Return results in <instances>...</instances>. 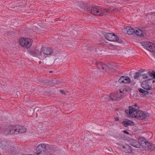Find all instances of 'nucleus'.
<instances>
[{
	"mask_svg": "<svg viewBox=\"0 0 155 155\" xmlns=\"http://www.w3.org/2000/svg\"><path fill=\"white\" fill-rule=\"evenodd\" d=\"M114 10V9H112L111 8L104 9L101 7L94 6L91 8V13L94 15L102 16L105 15L106 13H110Z\"/></svg>",
	"mask_w": 155,
	"mask_h": 155,
	"instance_id": "1",
	"label": "nucleus"
},
{
	"mask_svg": "<svg viewBox=\"0 0 155 155\" xmlns=\"http://www.w3.org/2000/svg\"><path fill=\"white\" fill-rule=\"evenodd\" d=\"M126 90L124 87L121 88L119 91L111 94L109 96V98L112 100H116L121 98L125 93L124 91H126Z\"/></svg>",
	"mask_w": 155,
	"mask_h": 155,
	"instance_id": "2",
	"label": "nucleus"
},
{
	"mask_svg": "<svg viewBox=\"0 0 155 155\" xmlns=\"http://www.w3.org/2000/svg\"><path fill=\"white\" fill-rule=\"evenodd\" d=\"M104 36L106 39L109 41L121 43L120 40L119 39L118 36L114 34L108 33L106 34Z\"/></svg>",
	"mask_w": 155,
	"mask_h": 155,
	"instance_id": "3",
	"label": "nucleus"
},
{
	"mask_svg": "<svg viewBox=\"0 0 155 155\" xmlns=\"http://www.w3.org/2000/svg\"><path fill=\"white\" fill-rule=\"evenodd\" d=\"M32 43V40L29 38L24 39L23 38H21L20 39L19 41V43L21 45L26 48H29L31 46Z\"/></svg>",
	"mask_w": 155,
	"mask_h": 155,
	"instance_id": "4",
	"label": "nucleus"
},
{
	"mask_svg": "<svg viewBox=\"0 0 155 155\" xmlns=\"http://www.w3.org/2000/svg\"><path fill=\"white\" fill-rule=\"evenodd\" d=\"M42 51L44 57L45 55L57 54L58 52V50L53 49L50 47H44L42 48Z\"/></svg>",
	"mask_w": 155,
	"mask_h": 155,
	"instance_id": "5",
	"label": "nucleus"
},
{
	"mask_svg": "<svg viewBox=\"0 0 155 155\" xmlns=\"http://www.w3.org/2000/svg\"><path fill=\"white\" fill-rule=\"evenodd\" d=\"M139 107L135 104L129 107V115L132 117H135L139 110Z\"/></svg>",
	"mask_w": 155,
	"mask_h": 155,
	"instance_id": "6",
	"label": "nucleus"
},
{
	"mask_svg": "<svg viewBox=\"0 0 155 155\" xmlns=\"http://www.w3.org/2000/svg\"><path fill=\"white\" fill-rule=\"evenodd\" d=\"M142 46L147 50L151 52H155V44L150 42H143Z\"/></svg>",
	"mask_w": 155,
	"mask_h": 155,
	"instance_id": "7",
	"label": "nucleus"
},
{
	"mask_svg": "<svg viewBox=\"0 0 155 155\" xmlns=\"http://www.w3.org/2000/svg\"><path fill=\"white\" fill-rule=\"evenodd\" d=\"M141 87L147 90H151L153 89L152 85V84L151 79L143 81L141 84Z\"/></svg>",
	"mask_w": 155,
	"mask_h": 155,
	"instance_id": "8",
	"label": "nucleus"
},
{
	"mask_svg": "<svg viewBox=\"0 0 155 155\" xmlns=\"http://www.w3.org/2000/svg\"><path fill=\"white\" fill-rule=\"evenodd\" d=\"M30 52L32 55L41 60L43 59L45 57L42 51V48L40 49L36 48L33 51H31Z\"/></svg>",
	"mask_w": 155,
	"mask_h": 155,
	"instance_id": "9",
	"label": "nucleus"
},
{
	"mask_svg": "<svg viewBox=\"0 0 155 155\" xmlns=\"http://www.w3.org/2000/svg\"><path fill=\"white\" fill-rule=\"evenodd\" d=\"M135 118L140 120H143L150 116V114L144 111L139 110L137 111Z\"/></svg>",
	"mask_w": 155,
	"mask_h": 155,
	"instance_id": "10",
	"label": "nucleus"
},
{
	"mask_svg": "<svg viewBox=\"0 0 155 155\" xmlns=\"http://www.w3.org/2000/svg\"><path fill=\"white\" fill-rule=\"evenodd\" d=\"M14 131H13L15 133V134H21L24 133L26 131L25 128L20 125H17L14 126Z\"/></svg>",
	"mask_w": 155,
	"mask_h": 155,
	"instance_id": "11",
	"label": "nucleus"
},
{
	"mask_svg": "<svg viewBox=\"0 0 155 155\" xmlns=\"http://www.w3.org/2000/svg\"><path fill=\"white\" fill-rule=\"evenodd\" d=\"M46 150V147L45 145L44 144H39L36 149L37 154V155L40 154L42 152H45Z\"/></svg>",
	"mask_w": 155,
	"mask_h": 155,
	"instance_id": "12",
	"label": "nucleus"
},
{
	"mask_svg": "<svg viewBox=\"0 0 155 155\" xmlns=\"http://www.w3.org/2000/svg\"><path fill=\"white\" fill-rule=\"evenodd\" d=\"M138 143L139 144H140L144 149L146 147H147V145L149 144V142L144 138L142 137H140L138 139Z\"/></svg>",
	"mask_w": 155,
	"mask_h": 155,
	"instance_id": "13",
	"label": "nucleus"
},
{
	"mask_svg": "<svg viewBox=\"0 0 155 155\" xmlns=\"http://www.w3.org/2000/svg\"><path fill=\"white\" fill-rule=\"evenodd\" d=\"M97 66L98 68L101 71L104 70L107 71L110 68L107 65L100 62L97 63Z\"/></svg>",
	"mask_w": 155,
	"mask_h": 155,
	"instance_id": "14",
	"label": "nucleus"
},
{
	"mask_svg": "<svg viewBox=\"0 0 155 155\" xmlns=\"http://www.w3.org/2000/svg\"><path fill=\"white\" fill-rule=\"evenodd\" d=\"M14 126H10L8 128H5L4 130V132L6 135L9 134H15L13 131H14Z\"/></svg>",
	"mask_w": 155,
	"mask_h": 155,
	"instance_id": "15",
	"label": "nucleus"
},
{
	"mask_svg": "<svg viewBox=\"0 0 155 155\" xmlns=\"http://www.w3.org/2000/svg\"><path fill=\"white\" fill-rule=\"evenodd\" d=\"M122 149L124 151L127 153H131L132 151V148L128 144L122 145Z\"/></svg>",
	"mask_w": 155,
	"mask_h": 155,
	"instance_id": "16",
	"label": "nucleus"
},
{
	"mask_svg": "<svg viewBox=\"0 0 155 155\" xmlns=\"http://www.w3.org/2000/svg\"><path fill=\"white\" fill-rule=\"evenodd\" d=\"M130 142L131 145L135 147L138 148L140 146V145L139 144V143H138V142H137L136 140H130Z\"/></svg>",
	"mask_w": 155,
	"mask_h": 155,
	"instance_id": "17",
	"label": "nucleus"
},
{
	"mask_svg": "<svg viewBox=\"0 0 155 155\" xmlns=\"http://www.w3.org/2000/svg\"><path fill=\"white\" fill-rule=\"evenodd\" d=\"M134 34L138 36L143 37L144 36V33L141 29H138L135 30Z\"/></svg>",
	"mask_w": 155,
	"mask_h": 155,
	"instance_id": "18",
	"label": "nucleus"
},
{
	"mask_svg": "<svg viewBox=\"0 0 155 155\" xmlns=\"http://www.w3.org/2000/svg\"><path fill=\"white\" fill-rule=\"evenodd\" d=\"M122 124L124 127H127L128 126H132L134 125V122L130 120H127L126 121H123Z\"/></svg>",
	"mask_w": 155,
	"mask_h": 155,
	"instance_id": "19",
	"label": "nucleus"
},
{
	"mask_svg": "<svg viewBox=\"0 0 155 155\" xmlns=\"http://www.w3.org/2000/svg\"><path fill=\"white\" fill-rule=\"evenodd\" d=\"M127 33L129 35H133L134 34V32L135 31V30L133 29L131 27H127L126 28Z\"/></svg>",
	"mask_w": 155,
	"mask_h": 155,
	"instance_id": "20",
	"label": "nucleus"
},
{
	"mask_svg": "<svg viewBox=\"0 0 155 155\" xmlns=\"http://www.w3.org/2000/svg\"><path fill=\"white\" fill-rule=\"evenodd\" d=\"M39 83L40 84L44 85L46 84H48L49 85L50 81L47 79H40L38 80Z\"/></svg>",
	"mask_w": 155,
	"mask_h": 155,
	"instance_id": "21",
	"label": "nucleus"
},
{
	"mask_svg": "<svg viewBox=\"0 0 155 155\" xmlns=\"http://www.w3.org/2000/svg\"><path fill=\"white\" fill-rule=\"evenodd\" d=\"M147 147H146L144 149L145 150L152 151L155 150V146L152 144H150L149 143V144H147Z\"/></svg>",
	"mask_w": 155,
	"mask_h": 155,
	"instance_id": "22",
	"label": "nucleus"
},
{
	"mask_svg": "<svg viewBox=\"0 0 155 155\" xmlns=\"http://www.w3.org/2000/svg\"><path fill=\"white\" fill-rule=\"evenodd\" d=\"M61 81L60 80L54 79L51 81H50L49 85L51 84H58L61 83Z\"/></svg>",
	"mask_w": 155,
	"mask_h": 155,
	"instance_id": "23",
	"label": "nucleus"
},
{
	"mask_svg": "<svg viewBox=\"0 0 155 155\" xmlns=\"http://www.w3.org/2000/svg\"><path fill=\"white\" fill-rule=\"evenodd\" d=\"M139 91L140 93L143 94L145 95L148 94L149 93V92L141 88L139 89Z\"/></svg>",
	"mask_w": 155,
	"mask_h": 155,
	"instance_id": "24",
	"label": "nucleus"
},
{
	"mask_svg": "<svg viewBox=\"0 0 155 155\" xmlns=\"http://www.w3.org/2000/svg\"><path fill=\"white\" fill-rule=\"evenodd\" d=\"M16 148L14 147H10V148L9 149V151L11 152V154L14 155L15 153H16Z\"/></svg>",
	"mask_w": 155,
	"mask_h": 155,
	"instance_id": "25",
	"label": "nucleus"
},
{
	"mask_svg": "<svg viewBox=\"0 0 155 155\" xmlns=\"http://www.w3.org/2000/svg\"><path fill=\"white\" fill-rule=\"evenodd\" d=\"M89 50L94 54H95V52H99V50L98 49H96L95 48H90Z\"/></svg>",
	"mask_w": 155,
	"mask_h": 155,
	"instance_id": "26",
	"label": "nucleus"
},
{
	"mask_svg": "<svg viewBox=\"0 0 155 155\" xmlns=\"http://www.w3.org/2000/svg\"><path fill=\"white\" fill-rule=\"evenodd\" d=\"M125 78H124V83L128 84L130 82V79L128 77H125Z\"/></svg>",
	"mask_w": 155,
	"mask_h": 155,
	"instance_id": "27",
	"label": "nucleus"
},
{
	"mask_svg": "<svg viewBox=\"0 0 155 155\" xmlns=\"http://www.w3.org/2000/svg\"><path fill=\"white\" fill-rule=\"evenodd\" d=\"M134 74V78L135 79H137L140 75V73L139 72H136Z\"/></svg>",
	"mask_w": 155,
	"mask_h": 155,
	"instance_id": "28",
	"label": "nucleus"
},
{
	"mask_svg": "<svg viewBox=\"0 0 155 155\" xmlns=\"http://www.w3.org/2000/svg\"><path fill=\"white\" fill-rule=\"evenodd\" d=\"M124 78H125V77L123 76L121 77V78L119 79L118 81L120 83H123L124 82Z\"/></svg>",
	"mask_w": 155,
	"mask_h": 155,
	"instance_id": "29",
	"label": "nucleus"
},
{
	"mask_svg": "<svg viewBox=\"0 0 155 155\" xmlns=\"http://www.w3.org/2000/svg\"><path fill=\"white\" fill-rule=\"evenodd\" d=\"M148 76L147 74H144L143 75V79H147L148 78Z\"/></svg>",
	"mask_w": 155,
	"mask_h": 155,
	"instance_id": "30",
	"label": "nucleus"
},
{
	"mask_svg": "<svg viewBox=\"0 0 155 155\" xmlns=\"http://www.w3.org/2000/svg\"><path fill=\"white\" fill-rule=\"evenodd\" d=\"M152 80V83L153 84L152 85V87L153 86V88H155V80H153L151 79Z\"/></svg>",
	"mask_w": 155,
	"mask_h": 155,
	"instance_id": "31",
	"label": "nucleus"
},
{
	"mask_svg": "<svg viewBox=\"0 0 155 155\" xmlns=\"http://www.w3.org/2000/svg\"><path fill=\"white\" fill-rule=\"evenodd\" d=\"M111 65L112 66V67H110V68H113V67H115L117 66V64L115 63H112V64H111Z\"/></svg>",
	"mask_w": 155,
	"mask_h": 155,
	"instance_id": "32",
	"label": "nucleus"
},
{
	"mask_svg": "<svg viewBox=\"0 0 155 155\" xmlns=\"http://www.w3.org/2000/svg\"><path fill=\"white\" fill-rule=\"evenodd\" d=\"M150 75L152 76H153V78H155V72L151 73H150Z\"/></svg>",
	"mask_w": 155,
	"mask_h": 155,
	"instance_id": "33",
	"label": "nucleus"
},
{
	"mask_svg": "<svg viewBox=\"0 0 155 155\" xmlns=\"http://www.w3.org/2000/svg\"><path fill=\"white\" fill-rule=\"evenodd\" d=\"M60 93L61 94H64V91L63 90H60Z\"/></svg>",
	"mask_w": 155,
	"mask_h": 155,
	"instance_id": "34",
	"label": "nucleus"
},
{
	"mask_svg": "<svg viewBox=\"0 0 155 155\" xmlns=\"http://www.w3.org/2000/svg\"><path fill=\"white\" fill-rule=\"evenodd\" d=\"M23 3L22 2H21L20 3H19L18 4V5L19 6H21L22 5V4Z\"/></svg>",
	"mask_w": 155,
	"mask_h": 155,
	"instance_id": "35",
	"label": "nucleus"
},
{
	"mask_svg": "<svg viewBox=\"0 0 155 155\" xmlns=\"http://www.w3.org/2000/svg\"><path fill=\"white\" fill-rule=\"evenodd\" d=\"M115 121H118L119 120V118L117 117L115 118Z\"/></svg>",
	"mask_w": 155,
	"mask_h": 155,
	"instance_id": "36",
	"label": "nucleus"
},
{
	"mask_svg": "<svg viewBox=\"0 0 155 155\" xmlns=\"http://www.w3.org/2000/svg\"><path fill=\"white\" fill-rule=\"evenodd\" d=\"M124 133L125 134H129V132L126 130H125L124 131Z\"/></svg>",
	"mask_w": 155,
	"mask_h": 155,
	"instance_id": "37",
	"label": "nucleus"
},
{
	"mask_svg": "<svg viewBox=\"0 0 155 155\" xmlns=\"http://www.w3.org/2000/svg\"><path fill=\"white\" fill-rule=\"evenodd\" d=\"M125 112L127 114H128L129 113V110H126L125 111Z\"/></svg>",
	"mask_w": 155,
	"mask_h": 155,
	"instance_id": "38",
	"label": "nucleus"
},
{
	"mask_svg": "<svg viewBox=\"0 0 155 155\" xmlns=\"http://www.w3.org/2000/svg\"><path fill=\"white\" fill-rule=\"evenodd\" d=\"M16 94L18 95V94H19V91H17L16 92Z\"/></svg>",
	"mask_w": 155,
	"mask_h": 155,
	"instance_id": "39",
	"label": "nucleus"
},
{
	"mask_svg": "<svg viewBox=\"0 0 155 155\" xmlns=\"http://www.w3.org/2000/svg\"><path fill=\"white\" fill-rule=\"evenodd\" d=\"M103 99H105L106 100L107 99V97H103Z\"/></svg>",
	"mask_w": 155,
	"mask_h": 155,
	"instance_id": "40",
	"label": "nucleus"
},
{
	"mask_svg": "<svg viewBox=\"0 0 155 155\" xmlns=\"http://www.w3.org/2000/svg\"><path fill=\"white\" fill-rule=\"evenodd\" d=\"M49 72H50V73H52V71H50Z\"/></svg>",
	"mask_w": 155,
	"mask_h": 155,
	"instance_id": "41",
	"label": "nucleus"
}]
</instances>
